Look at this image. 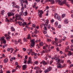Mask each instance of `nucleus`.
Returning a JSON list of instances; mask_svg holds the SVG:
<instances>
[{
    "mask_svg": "<svg viewBox=\"0 0 73 73\" xmlns=\"http://www.w3.org/2000/svg\"><path fill=\"white\" fill-rule=\"evenodd\" d=\"M31 44L30 45V46L31 48H32L35 45V39H33L32 40H31Z\"/></svg>",
    "mask_w": 73,
    "mask_h": 73,
    "instance_id": "1",
    "label": "nucleus"
},
{
    "mask_svg": "<svg viewBox=\"0 0 73 73\" xmlns=\"http://www.w3.org/2000/svg\"><path fill=\"white\" fill-rule=\"evenodd\" d=\"M4 38H5L4 36H3L2 38H0V41H1V44H6V40Z\"/></svg>",
    "mask_w": 73,
    "mask_h": 73,
    "instance_id": "2",
    "label": "nucleus"
},
{
    "mask_svg": "<svg viewBox=\"0 0 73 73\" xmlns=\"http://www.w3.org/2000/svg\"><path fill=\"white\" fill-rule=\"evenodd\" d=\"M38 15L39 16L40 18H41L42 17V14H43V11L41 10H38Z\"/></svg>",
    "mask_w": 73,
    "mask_h": 73,
    "instance_id": "3",
    "label": "nucleus"
},
{
    "mask_svg": "<svg viewBox=\"0 0 73 73\" xmlns=\"http://www.w3.org/2000/svg\"><path fill=\"white\" fill-rule=\"evenodd\" d=\"M54 17L55 19H58V20H59V21H61V17L58 15L57 13H55L54 15Z\"/></svg>",
    "mask_w": 73,
    "mask_h": 73,
    "instance_id": "4",
    "label": "nucleus"
},
{
    "mask_svg": "<svg viewBox=\"0 0 73 73\" xmlns=\"http://www.w3.org/2000/svg\"><path fill=\"white\" fill-rule=\"evenodd\" d=\"M49 24V20L47 19L46 20V26H47V28L49 29H50V25Z\"/></svg>",
    "mask_w": 73,
    "mask_h": 73,
    "instance_id": "5",
    "label": "nucleus"
},
{
    "mask_svg": "<svg viewBox=\"0 0 73 73\" xmlns=\"http://www.w3.org/2000/svg\"><path fill=\"white\" fill-rule=\"evenodd\" d=\"M54 60H56V61H57V62H59V61H60V59L57 58V55H55V56H54Z\"/></svg>",
    "mask_w": 73,
    "mask_h": 73,
    "instance_id": "6",
    "label": "nucleus"
},
{
    "mask_svg": "<svg viewBox=\"0 0 73 73\" xmlns=\"http://www.w3.org/2000/svg\"><path fill=\"white\" fill-rule=\"evenodd\" d=\"M8 16V17H10V16H14L15 15V14H14V13L11 12V13H7Z\"/></svg>",
    "mask_w": 73,
    "mask_h": 73,
    "instance_id": "7",
    "label": "nucleus"
},
{
    "mask_svg": "<svg viewBox=\"0 0 73 73\" xmlns=\"http://www.w3.org/2000/svg\"><path fill=\"white\" fill-rule=\"evenodd\" d=\"M5 36L6 38V39L8 40V39H10L11 38V36H9V35L8 34H5Z\"/></svg>",
    "mask_w": 73,
    "mask_h": 73,
    "instance_id": "8",
    "label": "nucleus"
},
{
    "mask_svg": "<svg viewBox=\"0 0 73 73\" xmlns=\"http://www.w3.org/2000/svg\"><path fill=\"white\" fill-rule=\"evenodd\" d=\"M29 60H28L27 62V64H29L30 63L31 64H32L33 63L32 62V60L31 59V57H29Z\"/></svg>",
    "mask_w": 73,
    "mask_h": 73,
    "instance_id": "9",
    "label": "nucleus"
},
{
    "mask_svg": "<svg viewBox=\"0 0 73 73\" xmlns=\"http://www.w3.org/2000/svg\"><path fill=\"white\" fill-rule=\"evenodd\" d=\"M52 70V67H49L48 68H47V69L46 70V73H48L49 71H50Z\"/></svg>",
    "mask_w": 73,
    "mask_h": 73,
    "instance_id": "10",
    "label": "nucleus"
},
{
    "mask_svg": "<svg viewBox=\"0 0 73 73\" xmlns=\"http://www.w3.org/2000/svg\"><path fill=\"white\" fill-rule=\"evenodd\" d=\"M43 25H44V30H45V31H46V24H43L42 25H40V27L41 28H42V27H43Z\"/></svg>",
    "mask_w": 73,
    "mask_h": 73,
    "instance_id": "11",
    "label": "nucleus"
},
{
    "mask_svg": "<svg viewBox=\"0 0 73 73\" xmlns=\"http://www.w3.org/2000/svg\"><path fill=\"white\" fill-rule=\"evenodd\" d=\"M57 1L58 2V3L60 5H62L63 4H64V3H63V1L62 2V1L61 2V1H60V0H58Z\"/></svg>",
    "mask_w": 73,
    "mask_h": 73,
    "instance_id": "12",
    "label": "nucleus"
},
{
    "mask_svg": "<svg viewBox=\"0 0 73 73\" xmlns=\"http://www.w3.org/2000/svg\"><path fill=\"white\" fill-rule=\"evenodd\" d=\"M20 2H21V6L23 7L24 5H23V3H25V0H20Z\"/></svg>",
    "mask_w": 73,
    "mask_h": 73,
    "instance_id": "13",
    "label": "nucleus"
},
{
    "mask_svg": "<svg viewBox=\"0 0 73 73\" xmlns=\"http://www.w3.org/2000/svg\"><path fill=\"white\" fill-rule=\"evenodd\" d=\"M64 1H63V3L65 4H66V5L68 6V7H69V5L67 3V2L66 1V0H64Z\"/></svg>",
    "mask_w": 73,
    "mask_h": 73,
    "instance_id": "14",
    "label": "nucleus"
},
{
    "mask_svg": "<svg viewBox=\"0 0 73 73\" xmlns=\"http://www.w3.org/2000/svg\"><path fill=\"white\" fill-rule=\"evenodd\" d=\"M46 1H50V2H51V1H52V2L51 3V4H54V0H46Z\"/></svg>",
    "mask_w": 73,
    "mask_h": 73,
    "instance_id": "15",
    "label": "nucleus"
},
{
    "mask_svg": "<svg viewBox=\"0 0 73 73\" xmlns=\"http://www.w3.org/2000/svg\"><path fill=\"white\" fill-rule=\"evenodd\" d=\"M40 64H43V65H46V62L44 60H43L42 62H40Z\"/></svg>",
    "mask_w": 73,
    "mask_h": 73,
    "instance_id": "16",
    "label": "nucleus"
},
{
    "mask_svg": "<svg viewBox=\"0 0 73 73\" xmlns=\"http://www.w3.org/2000/svg\"><path fill=\"white\" fill-rule=\"evenodd\" d=\"M27 66L26 65H23V70H25L27 69Z\"/></svg>",
    "mask_w": 73,
    "mask_h": 73,
    "instance_id": "17",
    "label": "nucleus"
},
{
    "mask_svg": "<svg viewBox=\"0 0 73 73\" xmlns=\"http://www.w3.org/2000/svg\"><path fill=\"white\" fill-rule=\"evenodd\" d=\"M61 64H58L57 66V67L58 68H62V66H61Z\"/></svg>",
    "mask_w": 73,
    "mask_h": 73,
    "instance_id": "18",
    "label": "nucleus"
},
{
    "mask_svg": "<svg viewBox=\"0 0 73 73\" xmlns=\"http://www.w3.org/2000/svg\"><path fill=\"white\" fill-rule=\"evenodd\" d=\"M39 72V73H42V71H41L40 70V69H39L38 70H37L36 72L35 73H39L38 72Z\"/></svg>",
    "mask_w": 73,
    "mask_h": 73,
    "instance_id": "19",
    "label": "nucleus"
},
{
    "mask_svg": "<svg viewBox=\"0 0 73 73\" xmlns=\"http://www.w3.org/2000/svg\"><path fill=\"white\" fill-rule=\"evenodd\" d=\"M64 22L65 24H68V20L67 19H66L64 20Z\"/></svg>",
    "mask_w": 73,
    "mask_h": 73,
    "instance_id": "20",
    "label": "nucleus"
},
{
    "mask_svg": "<svg viewBox=\"0 0 73 73\" xmlns=\"http://www.w3.org/2000/svg\"><path fill=\"white\" fill-rule=\"evenodd\" d=\"M34 69H35V70L36 69L37 70H38L40 69V68H38V67L35 66L34 67Z\"/></svg>",
    "mask_w": 73,
    "mask_h": 73,
    "instance_id": "21",
    "label": "nucleus"
},
{
    "mask_svg": "<svg viewBox=\"0 0 73 73\" xmlns=\"http://www.w3.org/2000/svg\"><path fill=\"white\" fill-rule=\"evenodd\" d=\"M8 59L7 58H5L4 60V62L5 63H6V62H8Z\"/></svg>",
    "mask_w": 73,
    "mask_h": 73,
    "instance_id": "22",
    "label": "nucleus"
},
{
    "mask_svg": "<svg viewBox=\"0 0 73 73\" xmlns=\"http://www.w3.org/2000/svg\"><path fill=\"white\" fill-rule=\"evenodd\" d=\"M25 25H28V24L25 22H24L22 24V26H24Z\"/></svg>",
    "mask_w": 73,
    "mask_h": 73,
    "instance_id": "23",
    "label": "nucleus"
},
{
    "mask_svg": "<svg viewBox=\"0 0 73 73\" xmlns=\"http://www.w3.org/2000/svg\"><path fill=\"white\" fill-rule=\"evenodd\" d=\"M11 30L12 31H15V29L13 28V27H11Z\"/></svg>",
    "mask_w": 73,
    "mask_h": 73,
    "instance_id": "24",
    "label": "nucleus"
},
{
    "mask_svg": "<svg viewBox=\"0 0 73 73\" xmlns=\"http://www.w3.org/2000/svg\"><path fill=\"white\" fill-rule=\"evenodd\" d=\"M31 35L30 34H29L28 36V37H27V39H31Z\"/></svg>",
    "mask_w": 73,
    "mask_h": 73,
    "instance_id": "25",
    "label": "nucleus"
},
{
    "mask_svg": "<svg viewBox=\"0 0 73 73\" xmlns=\"http://www.w3.org/2000/svg\"><path fill=\"white\" fill-rule=\"evenodd\" d=\"M15 16L16 17V18H18V17H20L21 16L19 15L18 14H17L15 15Z\"/></svg>",
    "mask_w": 73,
    "mask_h": 73,
    "instance_id": "26",
    "label": "nucleus"
},
{
    "mask_svg": "<svg viewBox=\"0 0 73 73\" xmlns=\"http://www.w3.org/2000/svg\"><path fill=\"white\" fill-rule=\"evenodd\" d=\"M43 44H44L43 43V42H42L39 43V45L42 46H43Z\"/></svg>",
    "mask_w": 73,
    "mask_h": 73,
    "instance_id": "27",
    "label": "nucleus"
},
{
    "mask_svg": "<svg viewBox=\"0 0 73 73\" xmlns=\"http://www.w3.org/2000/svg\"><path fill=\"white\" fill-rule=\"evenodd\" d=\"M72 54V52H71L69 51L68 52V55L69 56H71Z\"/></svg>",
    "mask_w": 73,
    "mask_h": 73,
    "instance_id": "28",
    "label": "nucleus"
},
{
    "mask_svg": "<svg viewBox=\"0 0 73 73\" xmlns=\"http://www.w3.org/2000/svg\"><path fill=\"white\" fill-rule=\"evenodd\" d=\"M27 14H28V13H27V11H26V12L24 13V16H26L27 15Z\"/></svg>",
    "mask_w": 73,
    "mask_h": 73,
    "instance_id": "29",
    "label": "nucleus"
},
{
    "mask_svg": "<svg viewBox=\"0 0 73 73\" xmlns=\"http://www.w3.org/2000/svg\"><path fill=\"white\" fill-rule=\"evenodd\" d=\"M18 23H19V25L20 26H21L23 25V23H22V22H21L18 21Z\"/></svg>",
    "mask_w": 73,
    "mask_h": 73,
    "instance_id": "30",
    "label": "nucleus"
},
{
    "mask_svg": "<svg viewBox=\"0 0 73 73\" xmlns=\"http://www.w3.org/2000/svg\"><path fill=\"white\" fill-rule=\"evenodd\" d=\"M21 41V40L19 39L18 40V42H17L15 43V44L16 45L17 44H19V42H20Z\"/></svg>",
    "mask_w": 73,
    "mask_h": 73,
    "instance_id": "31",
    "label": "nucleus"
},
{
    "mask_svg": "<svg viewBox=\"0 0 73 73\" xmlns=\"http://www.w3.org/2000/svg\"><path fill=\"white\" fill-rule=\"evenodd\" d=\"M23 40L24 42H27L28 40H27V38H23Z\"/></svg>",
    "mask_w": 73,
    "mask_h": 73,
    "instance_id": "32",
    "label": "nucleus"
},
{
    "mask_svg": "<svg viewBox=\"0 0 73 73\" xmlns=\"http://www.w3.org/2000/svg\"><path fill=\"white\" fill-rule=\"evenodd\" d=\"M47 42H51L52 41V40L50 39L47 38Z\"/></svg>",
    "mask_w": 73,
    "mask_h": 73,
    "instance_id": "33",
    "label": "nucleus"
},
{
    "mask_svg": "<svg viewBox=\"0 0 73 73\" xmlns=\"http://www.w3.org/2000/svg\"><path fill=\"white\" fill-rule=\"evenodd\" d=\"M24 7H22L21 8V11H22V13H24V12H23V11H24Z\"/></svg>",
    "mask_w": 73,
    "mask_h": 73,
    "instance_id": "34",
    "label": "nucleus"
},
{
    "mask_svg": "<svg viewBox=\"0 0 73 73\" xmlns=\"http://www.w3.org/2000/svg\"><path fill=\"white\" fill-rule=\"evenodd\" d=\"M55 26L56 27H57V26H58V22H57V21H56L55 24Z\"/></svg>",
    "mask_w": 73,
    "mask_h": 73,
    "instance_id": "35",
    "label": "nucleus"
},
{
    "mask_svg": "<svg viewBox=\"0 0 73 73\" xmlns=\"http://www.w3.org/2000/svg\"><path fill=\"white\" fill-rule=\"evenodd\" d=\"M34 33L35 34H37V29H35V31L34 32Z\"/></svg>",
    "mask_w": 73,
    "mask_h": 73,
    "instance_id": "36",
    "label": "nucleus"
},
{
    "mask_svg": "<svg viewBox=\"0 0 73 73\" xmlns=\"http://www.w3.org/2000/svg\"><path fill=\"white\" fill-rule=\"evenodd\" d=\"M46 16H48V13H49V10H48L46 11Z\"/></svg>",
    "mask_w": 73,
    "mask_h": 73,
    "instance_id": "37",
    "label": "nucleus"
},
{
    "mask_svg": "<svg viewBox=\"0 0 73 73\" xmlns=\"http://www.w3.org/2000/svg\"><path fill=\"white\" fill-rule=\"evenodd\" d=\"M45 51H44V50H43V51H42V52H41L40 53H41V55L42 56V53H45Z\"/></svg>",
    "mask_w": 73,
    "mask_h": 73,
    "instance_id": "38",
    "label": "nucleus"
},
{
    "mask_svg": "<svg viewBox=\"0 0 73 73\" xmlns=\"http://www.w3.org/2000/svg\"><path fill=\"white\" fill-rule=\"evenodd\" d=\"M25 3L27 5H28V0H25Z\"/></svg>",
    "mask_w": 73,
    "mask_h": 73,
    "instance_id": "39",
    "label": "nucleus"
},
{
    "mask_svg": "<svg viewBox=\"0 0 73 73\" xmlns=\"http://www.w3.org/2000/svg\"><path fill=\"white\" fill-rule=\"evenodd\" d=\"M15 7L16 8H18V9H19V8H20V7H19V6H18L17 5H15Z\"/></svg>",
    "mask_w": 73,
    "mask_h": 73,
    "instance_id": "40",
    "label": "nucleus"
},
{
    "mask_svg": "<svg viewBox=\"0 0 73 73\" xmlns=\"http://www.w3.org/2000/svg\"><path fill=\"white\" fill-rule=\"evenodd\" d=\"M65 16V14H63L62 15V18H64V17Z\"/></svg>",
    "mask_w": 73,
    "mask_h": 73,
    "instance_id": "41",
    "label": "nucleus"
},
{
    "mask_svg": "<svg viewBox=\"0 0 73 73\" xmlns=\"http://www.w3.org/2000/svg\"><path fill=\"white\" fill-rule=\"evenodd\" d=\"M36 25H35V24H34L32 25V27L35 28H36Z\"/></svg>",
    "mask_w": 73,
    "mask_h": 73,
    "instance_id": "42",
    "label": "nucleus"
},
{
    "mask_svg": "<svg viewBox=\"0 0 73 73\" xmlns=\"http://www.w3.org/2000/svg\"><path fill=\"white\" fill-rule=\"evenodd\" d=\"M7 46V44H6L4 45L3 46V48H5V46Z\"/></svg>",
    "mask_w": 73,
    "mask_h": 73,
    "instance_id": "43",
    "label": "nucleus"
},
{
    "mask_svg": "<svg viewBox=\"0 0 73 73\" xmlns=\"http://www.w3.org/2000/svg\"><path fill=\"white\" fill-rule=\"evenodd\" d=\"M56 43V42L54 41H53L52 42V44L53 45H54V44L55 45Z\"/></svg>",
    "mask_w": 73,
    "mask_h": 73,
    "instance_id": "44",
    "label": "nucleus"
},
{
    "mask_svg": "<svg viewBox=\"0 0 73 73\" xmlns=\"http://www.w3.org/2000/svg\"><path fill=\"white\" fill-rule=\"evenodd\" d=\"M29 52H30L31 53H32L33 52V50L32 49H29Z\"/></svg>",
    "mask_w": 73,
    "mask_h": 73,
    "instance_id": "45",
    "label": "nucleus"
},
{
    "mask_svg": "<svg viewBox=\"0 0 73 73\" xmlns=\"http://www.w3.org/2000/svg\"><path fill=\"white\" fill-rule=\"evenodd\" d=\"M65 39H66V37L65 36H64V38L63 39H62L61 40L63 41H64V40H65Z\"/></svg>",
    "mask_w": 73,
    "mask_h": 73,
    "instance_id": "46",
    "label": "nucleus"
},
{
    "mask_svg": "<svg viewBox=\"0 0 73 73\" xmlns=\"http://www.w3.org/2000/svg\"><path fill=\"white\" fill-rule=\"evenodd\" d=\"M6 22H8L9 21V20H8V18H6Z\"/></svg>",
    "mask_w": 73,
    "mask_h": 73,
    "instance_id": "47",
    "label": "nucleus"
},
{
    "mask_svg": "<svg viewBox=\"0 0 73 73\" xmlns=\"http://www.w3.org/2000/svg\"><path fill=\"white\" fill-rule=\"evenodd\" d=\"M19 20H21H21H23V19H22V18H21V16H20V17H19Z\"/></svg>",
    "mask_w": 73,
    "mask_h": 73,
    "instance_id": "48",
    "label": "nucleus"
},
{
    "mask_svg": "<svg viewBox=\"0 0 73 73\" xmlns=\"http://www.w3.org/2000/svg\"><path fill=\"white\" fill-rule=\"evenodd\" d=\"M23 13H22V12L19 13V15L20 16H23Z\"/></svg>",
    "mask_w": 73,
    "mask_h": 73,
    "instance_id": "49",
    "label": "nucleus"
},
{
    "mask_svg": "<svg viewBox=\"0 0 73 73\" xmlns=\"http://www.w3.org/2000/svg\"><path fill=\"white\" fill-rule=\"evenodd\" d=\"M40 1V0H35V1L36 2V3H39Z\"/></svg>",
    "mask_w": 73,
    "mask_h": 73,
    "instance_id": "50",
    "label": "nucleus"
},
{
    "mask_svg": "<svg viewBox=\"0 0 73 73\" xmlns=\"http://www.w3.org/2000/svg\"><path fill=\"white\" fill-rule=\"evenodd\" d=\"M10 50L12 51V52H13V51L14 50V49H13L12 48H10Z\"/></svg>",
    "mask_w": 73,
    "mask_h": 73,
    "instance_id": "51",
    "label": "nucleus"
},
{
    "mask_svg": "<svg viewBox=\"0 0 73 73\" xmlns=\"http://www.w3.org/2000/svg\"><path fill=\"white\" fill-rule=\"evenodd\" d=\"M55 41H58L57 38L56 37L55 38Z\"/></svg>",
    "mask_w": 73,
    "mask_h": 73,
    "instance_id": "52",
    "label": "nucleus"
},
{
    "mask_svg": "<svg viewBox=\"0 0 73 73\" xmlns=\"http://www.w3.org/2000/svg\"><path fill=\"white\" fill-rule=\"evenodd\" d=\"M38 62L37 61H35V64H37Z\"/></svg>",
    "mask_w": 73,
    "mask_h": 73,
    "instance_id": "53",
    "label": "nucleus"
},
{
    "mask_svg": "<svg viewBox=\"0 0 73 73\" xmlns=\"http://www.w3.org/2000/svg\"><path fill=\"white\" fill-rule=\"evenodd\" d=\"M31 53H32V54H31L32 56H33V55L35 54V52H32Z\"/></svg>",
    "mask_w": 73,
    "mask_h": 73,
    "instance_id": "54",
    "label": "nucleus"
},
{
    "mask_svg": "<svg viewBox=\"0 0 73 73\" xmlns=\"http://www.w3.org/2000/svg\"><path fill=\"white\" fill-rule=\"evenodd\" d=\"M56 50H57L58 52V51H60V50L59 49V48L58 47V48H56Z\"/></svg>",
    "mask_w": 73,
    "mask_h": 73,
    "instance_id": "55",
    "label": "nucleus"
},
{
    "mask_svg": "<svg viewBox=\"0 0 73 73\" xmlns=\"http://www.w3.org/2000/svg\"><path fill=\"white\" fill-rule=\"evenodd\" d=\"M53 62V60L51 61L50 62V64H52V63Z\"/></svg>",
    "mask_w": 73,
    "mask_h": 73,
    "instance_id": "56",
    "label": "nucleus"
},
{
    "mask_svg": "<svg viewBox=\"0 0 73 73\" xmlns=\"http://www.w3.org/2000/svg\"><path fill=\"white\" fill-rule=\"evenodd\" d=\"M61 27V25H58V28H60Z\"/></svg>",
    "mask_w": 73,
    "mask_h": 73,
    "instance_id": "57",
    "label": "nucleus"
},
{
    "mask_svg": "<svg viewBox=\"0 0 73 73\" xmlns=\"http://www.w3.org/2000/svg\"><path fill=\"white\" fill-rule=\"evenodd\" d=\"M53 22H54V20H53V19H52L51 20V23H53Z\"/></svg>",
    "mask_w": 73,
    "mask_h": 73,
    "instance_id": "58",
    "label": "nucleus"
},
{
    "mask_svg": "<svg viewBox=\"0 0 73 73\" xmlns=\"http://www.w3.org/2000/svg\"><path fill=\"white\" fill-rule=\"evenodd\" d=\"M43 49H46V47L45 46H43Z\"/></svg>",
    "mask_w": 73,
    "mask_h": 73,
    "instance_id": "59",
    "label": "nucleus"
},
{
    "mask_svg": "<svg viewBox=\"0 0 73 73\" xmlns=\"http://www.w3.org/2000/svg\"><path fill=\"white\" fill-rule=\"evenodd\" d=\"M43 33L44 35L46 34V31H43Z\"/></svg>",
    "mask_w": 73,
    "mask_h": 73,
    "instance_id": "60",
    "label": "nucleus"
},
{
    "mask_svg": "<svg viewBox=\"0 0 73 73\" xmlns=\"http://www.w3.org/2000/svg\"><path fill=\"white\" fill-rule=\"evenodd\" d=\"M23 50L25 51H25H26V49L25 48H23Z\"/></svg>",
    "mask_w": 73,
    "mask_h": 73,
    "instance_id": "61",
    "label": "nucleus"
},
{
    "mask_svg": "<svg viewBox=\"0 0 73 73\" xmlns=\"http://www.w3.org/2000/svg\"><path fill=\"white\" fill-rule=\"evenodd\" d=\"M27 62V60H25V61L24 62V64H26Z\"/></svg>",
    "mask_w": 73,
    "mask_h": 73,
    "instance_id": "62",
    "label": "nucleus"
},
{
    "mask_svg": "<svg viewBox=\"0 0 73 73\" xmlns=\"http://www.w3.org/2000/svg\"><path fill=\"white\" fill-rule=\"evenodd\" d=\"M51 28L53 31H55L54 29V28L53 27H51Z\"/></svg>",
    "mask_w": 73,
    "mask_h": 73,
    "instance_id": "63",
    "label": "nucleus"
},
{
    "mask_svg": "<svg viewBox=\"0 0 73 73\" xmlns=\"http://www.w3.org/2000/svg\"><path fill=\"white\" fill-rule=\"evenodd\" d=\"M72 66L73 67V64H71V65H70V68L72 67Z\"/></svg>",
    "mask_w": 73,
    "mask_h": 73,
    "instance_id": "64",
    "label": "nucleus"
}]
</instances>
